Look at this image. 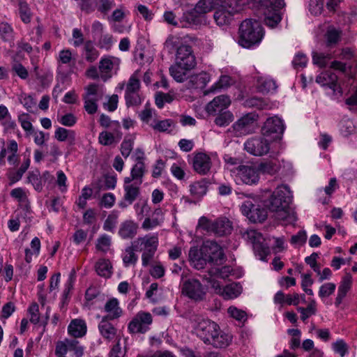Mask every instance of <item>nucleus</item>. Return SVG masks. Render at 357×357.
<instances>
[{"mask_svg": "<svg viewBox=\"0 0 357 357\" xmlns=\"http://www.w3.org/2000/svg\"><path fill=\"white\" fill-rule=\"evenodd\" d=\"M263 37V28L257 20L247 19L239 27L238 43L245 48L258 44Z\"/></svg>", "mask_w": 357, "mask_h": 357, "instance_id": "f257e3e1", "label": "nucleus"}, {"mask_svg": "<svg viewBox=\"0 0 357 357\" xmlns=\"http://www.w3.org/2000/svg\"><path fill=\"white\" fill-rule=\"evenodd\" d=\"M137 252H142V264L144 267L149 265L153 259L158 245V238L156 234H146L138 237L131 242Z\"/></svg>", "mask_w": 357, "mask_h": 357, "instance_id": "f03ea898", "label": "nucleus"}, {"mask_svg": "<svg viewBox=\"0 0 357 357\" xmlns=\"http://www.w3.org/2000/svg\"><path fill=\"white\" fill-rule=\"evenodd\" d=\"M264 15V23L273 28L281 21L280 10L284 6V0H259Z\"/></svg>", "mask_w": 357, "mask_h": 357, "instance_id": "7ed1b4c3", "label": "nucleus"}, {"mask_svg": "<svg viewBox=\"0 0 357 357\" xmlns=\"http://www.w3.org/2000/svg\"><path fill=\"white\" fill-rule=\"evenodd\" d=\"M259 116L255 112L247 113L238 119L229 129L236 137H241L255 132Z\"/></svg>", "mask_w": 357, "mask_h": 357, "instance_id": "20e7f679", "label": "nucleus"}, {"mask_svg": "<svg viewBox=\"0 0 357 357\" xmlns=\"http://www.w3.org/2000/svg\"><path fill=\"white\" fill-rule=\"evenodd\" d=\"M292 199L291 192L287 185L278 186L269 198L267 206L270 211L275 212L280 208H285L289 205Z\"/></svg>", "mask_w": 357, "mask_h": 357, "instance_id": "39448f33", "label": "nucleus"}, {"mask_svg": "<svg viewBox=\"0 0 357 357\" xmlns=\"http://www.w3.org/2000/svg\"><path fill=\"white\" fill-rule=\"evenodd\" d=\"M83 95L84 109L89 114H95L98 110L97 102L101 100L105 94L103 89L96 84H91L85 87Z\"/></svg>", "mask_w": 357, "mask_h": 357, "instance_id": "423d86ee", "label": "nucleus"}, {"mask_svg": "<svg viewBox=\"0 0 357 357\" xmlns=\"http://www.w3.org/2000/svg\"><path fill=\"white\" fill-rule=\"evenodd\" d=\"M266 137L261 134L248 139L244 143V149L255 156L266 155L271 149V143Z\"/></svg>", "mask_w": 357, "mask_h": 357, "instance_id": "0eeeda50", "label": "nucleus"}, {"mask_svg": "<svg viewBox=\"0 0 357 357\" xmlns=\"http://www.w3.org/2000/svg\"><path fill=\"white\" fill-rule=\"evenodd\" d=\"M241 209L243 214L253 222H261L267 218L266 210L257 204L255 199L245 200Z\"/></svg>", "mask_w": 357, "mask_h": 357, "instance_id": "6e6552de", "label": "nucleus"}, {"mask_svg": "<svg viewBox=\"0 0 357 357\" xmlns=\"http://www.w3.org/2000/svg\"><path fill=\"white\" fill-rule=\"evenodd\" d=\"M228 3L216 5L219 8L215 11L213 18L219 26L229 24L232 20L234 14L239 10L238 8L234 6V4H236L237 0H231Z\"/></svg>", "mask_w": 357, "mask_h": 357, "instance_id": "1a4fd4ad", "label": "nucleus"}, {"mask_svg": "<svg viewBox=\"0 0 357 357\" xmlns=\"http://www.w3.org/2000/svg\"><path fill=\"white\" fill-rule=\"evenodd\" d=\"M284 130L283 121L278 117L268 118L261 128V134L272 140L280 139Z\"/></svg>", "mask_w": 357, "mask_h": 357, "instance_id": "9d476101", "label": "nucleus"}, {"mask_svg": "<svg viewBox=\"0 0 357 357\" xmlns=\"http://www.w3.org/2000/svg\"><path fill=\"white\" fill-rule=\"evenodd\" d=\"M152 321V316L149 312H139L129 323L128 330L132 333H145Z\"/></svg>", "mask_w": 357, "mask_h": 357, "instance_id": "9b49d317", "label": "nucleus"}, {"mask_svg": "<svg viewBox=\"0 0 357 357\" xmlns=\"http://www.w3.org/2000/svg\"><path fill=\"white\" fill-rule=\"evenodd\" d=\"M202 252L206 256L209 263L222 264L225 259V254L222 248L216 242L212 241H206L202 246Z\"/></svg>", "mask_w": 357, "mask_h": 357, "instance_id": "f8f14e48", "label": "nucleus"}, {"mask_svg": "<svg viewBox=\"0 0 357 357\" xmlns=\"http://www.w3.org/2000/svg\"><path fill=\"white\" fill-rule=\"evenodd\" d=\"M183 293L195 301L204 300L206 291L204 286L197 279H188L183 284Z\"/></svg>", "mask_w": 357, "mask_h": 357, "instance_id": "ddd939ff", "label": "nucleus"}, {"mask_svg": "<svg viewBox=\"0 0 357 357\" xmlns=\"http://www.w3.org/2000/svg\"><path fill=\"white\" fill-rule=\"evenodd\" d=\"M176 62L184 66L185 69H192L195 67L196 59L191 46L182 45L177 48Z\"/></svg>", "mask_w": 357, "mask_h": 357, "instance_id": "4468645a", "label": "nucleus"}, {"mask_svg": "<svg viewBox=\"0 0 357 357\" xmlns=\"http://www.w3.org/2000/svg\"><path fill=\"white\" fill-rule=\"evenodd\" d=\"M236 178L247 185L255 184L259 181V171L252 165H239L236 168Z\"/></svg>", "mask_w": 357, "mask_h": 357, "instance_id": "2eb2a0df", "label": "nucleus"}, {"mask_svg": "<svg viewBox=\"0 0 357 357\" xmlns=\"http://www.w3.org/2000/svg\"><path fill=\"white\" fill-rule=\"evenodd\" d=\"M68 350L73 351L76 357H82L84 354L83 347L80 346L75 339L66 338L63 341L56 342L55 355L66 356Z\"/></svg>", "mask_w": 357, "mask_h": 357, "instance_id": "dca6fc26", "label": "nucleus"}, {"mask_svg": "<svg viewBox=\"0 0 357 357\" xmlns=\"http://www.w3.org/2000/svg\"><path fill=\"white\" fill-rule=\"evenodd\" d=\"M120 59L112 56H105L99 61V70L100 77L103 81H107L112 77V71L117 70L120 64Z\"/></svg>", "mask_w": 357, "mask_h": 357, "instance_id": "f3484780", "label": "nucleus"}, {"mask_svg": "<svg viewBox=\"0 0 357 357\" xmlns=\"http://www.w3.org/2000/svg\"><path fill=\"white\" fill-rule=\"evenodd\" d=\"M211 159L208 155L204 153H197L192 159L193 169L200 175L207 174L211 168Z\"/></svg>", "mask_w": 357, "mask_h": 357, "instance_id": "a211bd4d", "label": "nucleus"}, {"mask_svg": "<svg viewBox=\"0 0 357 357\" xmlns=\"http://www.w3.org/2000/svg\"><path fill=\"white\" fill-rule=\"evenodd\" d=\"M139 185L137 182L124 183L125 194L123 200L119 203V206L121 208H126L135 202L140 193Z\"/></svg>", "mask_w": 357, "mask_h": 357, "instance_id": "6ab92c4d", "label": "nucleus"}, {"mask_svg": "<svg viewBox=\"0 0 357 357\" xmlns=\"http://www.w3.org/2000/svg\"><path fill=\"white\" fill-rule=\"evenodd\" d=\"M337 75L331 71L326 70L321 73L317 76L316 82L321 86H326L333 91L334 93L338 92L340 94L342 93V88L337 83Z\"/></svg>", "mask_w": 357, "mask_h": 357, "instance_id": "aec40b11", "label": "nucleus"}, {"mask_svg": "<svg viewBox=\"0 0 357 357\" xmlns=\"http://www.w3.org/2000/svg\"><path fill=\"white\" fill-rule=\"evenodd\" d=\"M30 155L31 151L27 148L25 153H24V161L20 167L15 172H9L7 174V176L9 180V185H13L22 179L24 174L26 172L30 166Z\"/></svg>", "mask_w": 357, "mask_h": 357, "instance_id": "412c9836", "label": "nucleus"}, {"mask_svg": "<svg viewBox=\"0 0 357 357\" xmlns=\"http://www.w3.org/2000/svg\"><path fill=\"white\" fill-rule=\"evenodd\" d=\"M203 20L193 10H186L180 17L181 28H192L204 23Z\"/></svg>", "mask_w": 357, "mask_h": 357, "instance_id": "4be33fe9", "label": "nucleus"}, {"mask_svg": "<svg viewBox=\"0 0 357 357\" xmlns=\"http://www.w3.org/2000/svg\"><path fill=\"white\" fill-rule=\"evenodd\" d=\"M231 104V100L228 96L220 95L213 98L206 105V111L208 114H213L217 112H224Z\"/></svg>", "mask_w": 357, "mask_h": 357, "instance_id": "5701e85b", "label": "nucleus"}, {"mask_svg": "<svg viewBox=\"0 0 357 357\" xmlns=\"http://www.w3.org/2000/svg\"><path fill=\"white\" fill-rule=\"evenodd\" d=\"M138 228L137 222L127 220L120 224L118 234L123 240L132 239L137 235Z\"/></svg>", "mask_w": 357, "mask_h": 357, "instance_id": "b1692460", "label": "nucleus"}, {"mask_svg": "<svg viewBox=\"0 0 357 357\" xmlns=\"http://www.w3.org/2000/svg\"><path fill=\"white\" fill-rule=\"evenodd\" d=\"M188 255L191 265L197 270L204 268L208 262L206 256L202 252V248L199 250L195 247L191 248Z\"/></svg>", "mask_w": 357, "mask_h": 357, "instance_id": "393cba45", "label": "nucleus"}, {"mask_svg": "<svg viewBox=\"0 0 357 357\" xmlns=\"http://www.w3.org/2000/svg\"><path fill=\"white\" fill-rule=\"evenodd\" d=\"M219 326L210 319H201L195 326V333L197 335H213L219 331Z\"/></svg>", "mask_w": 357, "mask_h": 357, "instance_id": "a878e982", "label": "nucleus"}, {"mask_svg": "<svg viewBox=\"0 0 357 357\" xmlns=\"http://www.w3.org/2000/svg\"><path fill=\"white\" fill-rule=\"evenodd\" d=\"M232 231V225L225 217L220 218L213 221L212 232L219 236L229 234Z\"/></svg>", "mask_w": 357, "mask_h": 357, "instance_id": "bb28decb", "label": "nucleus"}, {"mask_svg": "<svg viewBox=\"0 0 357 357\" xmlns=\"http://www.w3.org/2000/svg\"><path fill=\"white\" fill-rule=\"evenodd\" d=\"M352 276L350 273H346L342 278L338 287L337 295L335 298V305H340L352 286Z\"/></svg>", "mask_w": 357, "mask_h": 357, "instance_id": "cd10ccee", "label": "nucleus"}, {"mask_svg": "<svg viewBox=\"0 0 357 357\" xmlns=\"http://www.w3.org/2000/svg\"><path fill=\"white\" fill-rule=\"evenodd\" d=\"M104 311L107 313L105 318L110 320L119 319L123 314V310L120 307L119 302L116 298H110L106 302Z\"/></svg>", "mask_w": 357, "mask_h": 357, "instance_id": "c85d7f7f", "label": "nucleus"}, {"mask_svg": "<svg viewBox=\"0 0 357 357\" xmlns=\"http://www.w3.org/2000/svg\"><path fill=\"white\" fill-rule=\"evenodd\" d=\"M211 79L210 75L202 72L190 77L187 86L188 89H204Z\"/></svg>", "mask_w": 357, "mask_h": 357, "instance_id": "c756f323", "label": "nucleus"}, {"mask_svg": "<svg viewBox=\"0 0 357 357\" xmlns=\"http://www.w3.org/2000/svg\"><path fill=\"white\" fill-rule=\"evenodd\" d=\"M145 173V164L144 162H137L132 167L130 176L124 178V183L137 182L138 185L142 183V178Z\"/></svg>", "mask_w": 357, "mask_h": 357, "instance_id": "7c9ffc66", "label": "nucleus"}, {"mask_svg": "<svg viewBox=\"0 0 357 357\" xmlns=\"http://www.w3.org/2000/svg\"><path fill=\"white\" fill-rule=\"evenodd\" d=\"M54 138L59 142L67 141L69 145L73 146L76 142V132L73 130L59 127L54 132Z\"/></svg>", "mask_w": 357, "mask_h": 357, "instance_id": "2f4dec72", "label": "nucleus"}, {"mask_svg": "<svg viewBox=\"0 0 357 357\" xmlns=\"http://www.w3.org/2000/svg\"><path fill=\"white\" fill-rule=\"evenodd\" d=\"M232 336H203L202 340L206 344H211L215 348H224L231 342Z\"/></svg>", "mask_w": 357, "mask_h": 357, "instance_id": "473e14b6", "label": "nucleus"}, {"mask_svg": "<svg viewBox=\"0 0 357 357\" xmlns=\"http://www.w3.org/2000/svg\"><path fill=\"white\" fill-rule=\"evenodd\" d=\"M275 212L276 218L282 221L285 225L293 224L297 220L296 213L289 207V205L285 208H280Z\"/></svg>", "mask_w": 357, "mask_h": 357, "instance_id": "72a5a7b5", "label": "nucleus"}, {"mask_svg": "<svg viewBox=\"0 0 357 357\" xmlns=\"http://www.w3.org/2000/svg\"><path fill=\"white\" fill-rule=\"evenodd\" d=\"M208 182L205 178L195 182L190 185V192L192 196L197 199H201L208 190Z\"/></svg>", "mask_w": 357, "mask_h": 357, "instance_id": "f704fd0d", "label": "nucleus"}, {"mask_svg": "<svg viewBox=\"0 0 357 357\" xmlns=\"http://www.w3.org/2000/svg\"><path fill=\"white\" fill-rule=\"evenodd\" d=\"M69 335H86L87 331L86 324L82 319H73L68 327Z\"/></svg>", "mask_w": 357, "mask_h": 357, "instance_id": "c9c22d12", "label": "nucleus"}, {"mask_svg": "<svg viewBox=\"0 0 357 357\" xmlns=\"http://www.w3.org/2000/svg\"><path fill=\"white\" fill-rule=\"evenodd\" d=\"M136 250L131 243L130 245L126 247L122 254V260L124 266L128 267L135 266L138 260V256L135 254Z\"/></svg>", "mask_w": 357, "mask_h": 357, "instance_id": "e433bc0d", "label": "nucleus"}, {"mask_svg": "<svg viewBox=\"0 0 357 357\" xmlns=\"http://www.w3.org/2000/svg\"><path fill=\"white\" fill-rule=\"evenodd\" d=\"M96 271L101 277L109 278L112 273V266L109 260L99 259L95 266Z\"/></svg>", "mask_w": 357, "mask_h": 357, "instance_id": "4c0bfd02", "label": "nucleus"}, {"mask_svg": "<svg viewBox=\"0 0 357 357\" xmlns=\"http://www.w3.org/2000/svg\"><path fill=\"white\" fill-rule=\"evenodd\" d=\"M190 69H185L184 66H181L177 62L169 68L171 76L178 82H183L187 79V71Z\"/></svg>", "mask_w": 357, "mask_h": 357, "instance_id": "58836bf2", "label": "nucleus"}, {"mask_svg": "<svg viewBox=\"0 0 357 357\" xmlns=\"http://www.w3.org/2000/svg\"><path fill=\"white\" fill-rule=\"evenodd\" d=\"M242 291V287L238 283L233 282L223 287L221 296L225 299H232L239 296Z\"/></svg>", "mask_w": 357, "mask_h": 357, "instance_id": "ea45409f", "label": "nucleus"}, {"mask_svg": "<svg viewBox=\"0 0 357 357\" xmlns=\"http://www.w3.org/2000/svg\"><path fill=\"white\" fill-rule=\"evenodd\" d=\"M280 168V165L277 160H266L261 162L258 165V171L262 174H275Z\"/></svg>", "mask_w": 357, "mask_h": 357, "instance_id": "a19ab883", "label": "nucleus"}, {"mask_svg": "<svg viewBox=\"0 0 357 357\" xmlns=\"http://www.w3.org/2000/svg\"><path fill=\"white\" fill-rule=\"evenodd\" d=\"M231 79L228 75L220 76L218 81L211 86L208 90L204 91V95H208L211 93H215L222 89L229 87L231 84Z\"/></svg>", "mask_w": 357, "mask_h": 357, "instance_id": "79ce46f5", "label": "nucleus"}, {"mask_svg": "<svg viewBox=\"0 0 357 357\" xmlns=\"http://www.w3.org/2000/svg\"><path fill=\"white\" fill-rule=\"evenodd\" d=\"M84 59L86 61L92 63L95 61L99 56V52L93 46L91 40H88L84 45Z\"/></svg>", "mask_w": 357, "mask_h": 357, "instance_id": "37998d69", "label": "nucleus"}, {"mask_svg": "<svg viewBox=\"0 0 357 357\" xmlns=\"http://www.w3.org/2000/svg\"><path fill=\"white\" fill-rule=\"evenodd\" d=\"M258 88L263 93L275 92L277 85L273 79L261 77L258 79Z\"/></svg>", "mask_w": 357, "mask_h": 357, "instance_id": "c03bdc74", "label": "nucleus"}, {"mask_svg": "<svg viewBox=\"0 0 357 357\" xmlns=\"http://www.w3.org/2000/svg\"><path fill=\"white\" fill-rule=\"evenodd\" d=\"M121 139V135L116 134L115 136L111 132L102 131L99 134L98 141L99 143L104 146H109L114 142H118Z\"/></svg>", "mask_w": 357, "mask_h": 357, "instance_id": "a18cd8bd", "label": "nucleus"}, {"mask_svg": "<svg viewBox=\"0 0 357 357\" xmlns=\"http://www.w3.org/2000/svg\"><path fill=\"white\" fill-rule=\"evenodd\" d=\"M333 56L331 54L313 52L312 61L314 65L320 68H325L331 60Z\"/></svg>", "mask_w": 357, "mask_h": 357, "instance_id": "49530a36", "label": "nucleus"}, {"mask_svg": "<svg viewBox=\"0 0 357 357\" xmlns=\"http://www.w3.org/2000/svg\"><path fill=\"white\" fill-rule=\"evenodd\" d=\"M215 119V123L220 127L228 126L234 120V116L229 111L220 112Z\"/></svg>", "mask_w": 357, "mask_h": 357, "instance_id": "de8ad7c7", "label": "nucleus"}, {"mask_svg": "<svg viewBox=\"0 0 357 357\" xmlns=\"http://www.w3.org/2000/svg\"><path fill=\"white\" fill-rule=\"evenodd\" d=\"M255 254L259 257L260 260L265 261L267 255L269 254L268 247L264 243V241L257 242L252 245Z\"/></svg>", "mask_w": 357, "mask_h": 357, "instance_id": "09e8293b", "label": "nucleus"}, {"mask_svg": "<svg viewBox=\"0 0 357 357\" xmlns=\"http://www.w3.org/2000/svg\"><path fill=\"white\" fill-rule=\"evenodd\" d=\"M98 328L102 335H116V328L109 321L108 318H102Z\"/></svg>", "mask_w": 357, "mask_h": 357, "instance_id": "8fccbe9b", "label": "nucleus"}, {"mask_svg": "<svg viewBox=\"0 0 357 357\" xmlns=\"http://www.w3.org/2000/svg\"><path fill=\"white\" fill-rule=\"evenodd\" d=\"M0 37L6 42L12 41L13 39V29L7 22L0 23Z\"/></svg>", "mask_w": 357, "mask_h": 357, "instance_id": "3c124183", "label": "nucleus"}, {"mask_svg": "<svg viewBox=\"0 0 357 357\" xmlns=\"http://www.w3.org/2000/svg\"><path fill=\"white\" fill-rule=\"evenodd\" d=\"M298 311L301 313V319L303 321H305L310 316L316 313L317 310L315 301L312 300L307 307H298Z\"/></svg>", "mask_w": 357, "mask_h": 357, "instance_id": "603ef678", "label": "nucleus"}, {"mask_svg": "<svg viewBox=\"0 0 357 357\" xmlns=\"http://www.w3.org/2000/svg\"><path fill=\"white\" fill-rule=\"evenodd\" d=\"M243 238L252 245L257 242L264 241L261 234L255 229H248L243 233Z\"/></svg>", "mask_w": 357, "mask_h": 357, "instance_id": "864d4df0", "label": "nucleus"}, {"mask_svg": "<svg viewBox=\"0 0 357 357\" xmlns=\"http://www.w3.org/2000/svg\"><path fill=\"white\" fill-rule=\"evenodd\" d=\"M118 213L112 212L106 218L103 224V229L107 231L114 232L118 222Z\"/></svg>", "mask_w": 357, "mask_h": 357, "instance_id": "5fc2aeb1", "label": "nucleus"}, {"mask_svg": "<svg viewBox=\"0 0 357 357\" xmlns=\"http://www.w3.org/2000/svg\"><path fill=\"white\" fill-rule=\"evenodd\" d=\"M111 245V238L107 234L101 235L98 239L96 248L104 253L107 252Z\"/></svg>", "mask_w": 357, "mask_h": 357, "instance_id": "6e6d98bb", "label": "nucleus"}, {"mask_svg": "<svg viewBox=\"0 0 357 357\" xmlns=\"http://www.w3.org/2000/svg\"><path fill=\"white\" fill-rule=\"evenodd\" d=\"M339 126L341 134L344 137H348L354 132L355 128L353 122L350 119H342Z\"/></svg>", "mask_w": 357, "mask_h": 357, "instance_id": "4d7b16f0", "label": "nucleus"}, {"mask_svg": "<svg viewBox=\"0 0 357 357\" xmlns=\"http://www.w3.org/2000/svg\"><path fill=\"white\" fill-rule=\"evenodd\" d=\"M114 43L113 36L109 33L102 34L98 41V46L100 49L109 50Z\"/></svg>", "mask_w": 357, "mask_h": 357, "instance_id": "13d9d810", "label": "nucleus"}, {"mask_svg": "<svg viewBox=\"0 0 357 357\" xmlns=\"http://www.w3.org/2000/svg\"><path fill=\"white\" fill-rule=\"evenodd\" d=\"M307 241V234L305 230H300L296 234L291 237L290 243L295 248L301 247Z\"/></svg>", "mask_w": 357, "mask_h": 357, "instance_id": "bf43d9fd", "label": "nucleus"}, {"mask_svg": "<svg viewBox=\"0 0 357 357\" xmlns=\"http://www.w3.org/2000/svg\"><path fill=\"white\" fill-rule=\"evenodd\" d=\"M73 60L71 51L68 49H66L59 52L57 63L59 67H60L61 64L70 65Z\"/></svg>", "mask_w": 357, "mask_h": 357, "instance_id": "052dcab7", "label": "nucleus"}, {"mask_svg": "<svg viewBox=\"0 0 357 357\" xmlns=\"http://www.w3.org/2000/svg\"><path fill=\"white\" fill-rule=\"evenodd\" d=\"M134 139L126 137L121 144V153L125 158H128L133 148Z\"/></svg>", "mask_w": 357, "mask_h": 357, "instance_id": "680f3d73", "label": "nucleus"}, {"mask_svg": "<svg viewBox=\"0 0 357 357\" xmlns=\"http://www.w3.org/2000/svg\"><path fill=\"white\" fill-rule=\"evenodd\" d=\"M18 121L20 123L22 128L26 132L27 135L33 134V127L32 123L28 119V114H22L18 116Z\"/></svg>", "mask_w": 357, "mask_h": 357, "instance_id": "e2e57ef3", "label": "nucleus"}, {"mask_svg": "<svg viewBox=\"0 0 357 357\" xmlns=\"http://www.w3.org/2000/svg\"><path fill=\"white\" fill-rule=\"evenodd\" d=\"M335 288L336 286L333 282L325 283L319 288V296L321 298L328 297L334 293Z\"/></svg>", "mask_w": 357, "mask_h": 357, "instance_id": "0e129e2a", "label": "nucleus"}, {"mask_svg": "<svg viewBox=\"0 0 357 357\" xmlns=\"http://www.w3.org/2000/svg\"><path fill=\"white\" fill-rule=\"evenodd\" d=\"M30 321L34 324L40 322L39 305L36 303H32L28 308Z\"/></svg>", "mask_w": 357, "mask_h": 357, "instance_id": "69168bd1", "label": "nucleus"}, {"mask_svg": "<svg viewBox=\"0 0 357 357\" xmlns=\"http://www.w3.org/2000/svg\"><path fill=\"white\" fill-rule=\"evenodd\" d=\"M27 182L31 183L34 188L38 191H40L43 188L41 178L40 177V174L38 172H29L27 176Z\"/></svg>", "mask_w": 357, "mask_h": 357, "instance_id": "338daca9", "label": "nucleus"}, {"mask_svg": "<svg viewBox=\"0 0 357 357\" xmlns=\"http://www.w3.org/2000/svg\"><path fill=\"white\" fill-rule=\"evenodd\" d=\"M227 311L231 317L240 322H244L247 319L246 312L236 307H229Z\"/></svg>", "mask_w": 357, "mask_h": 357, "instance_id": "774afa93", "label": "nucleus"}]
</instances>
